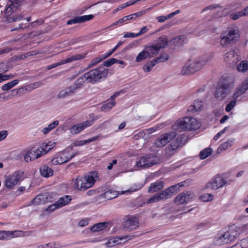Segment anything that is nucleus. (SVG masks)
Returning <instances> with one entry per match:
<instances>
[{
    "mask_svg": "<svg viewBox=\"0 0 248 248\" xmlns=\"http://www.w3.org/2000/svg\"><path fill=\"white\" fill-rule=\"evenodd\" d=\"M170 18V17H169V15L166 16H162L156 17V19L159 22H163Z\"/></svg>",
    "mask_w": 248,
    "mask_h": 248,
    "instance_id": "0e129e2a",
    "label": "nucleus"
},
{
    "mask_svg": "<svg viewBox=\"0 0 248 248\" xmlns=\"http://www.w3.org/2000/svg\"><path fill=\"white\" fill-rule=\"evenodd\" d=\"M200 123L193 117H186L177 120L173 125V129L178 131L195 130L200 127Z\"/></svg>",
    "mask_w": 248,
    "mask_h": 248,
    "instance_id": "423d86ee",
    "label": "nucleus"
},
{
    "mask_svg": "<svg viewBox=\"0 0 248 248\" xmlns=\"http://www.w3.org/2000/svg\"><path fill=\"white\" fill-rule=\"evenodd\" d=\"M208 226V223L206 221H203L197 224L194 228L195 230H200Z\"/></svg>",
    "mask_w": 248,
    "mask_h": 248,
    "instance_id": "680f3d73",
    "label": "nucleus"
},
{
    "mask_svg": "<svg viewBox=\"0 0 248 248\" xmlns=\"http://www.w3.org/2000/svg\"><path fill=\"white\" fill-rule=\"evenodd\" d=\"M141 15H142L141 12H138L136 13L130 14L127 16H124L123 18L119 19L118 20L114 22L112 25L116 26V25H120L124 22H127L128 20H132V19H135L138 17L140 16Z\"/></svg>",
    "mask_w": 248,
    "mask_h": 248,
    "instance_id": "5701e85b",
    "label": "nucleus"
},
{
    "mask_svg": "<svg viewBox=\"0 0 248 248\" xmlns=\"http://www.w3.org/2000/svg\"><path fill=\"white\" fill-rule=\"evenodd\" d=\"M14 76L12 75H3L2 74L0 73V83L11 79L13 78Z\"/></svg>",
    "mask_w": 248,
    "mask_h": 248,
    "instance_id": "13d9d810",
    "label": "nucleus"
},
{
    "mask_svg": "<svg viewBox=\"0 0 248 248\" xmlns=\"http://www.w3.org/2000/svg\"><path fill=\"white\" fill-rule=\"evenodd\" d=\"M98 179V173L96 171H91L83 176H78L72 181L75 189L79 191H85L92 187Z\"/></svg>",
    "mask_w": 248,
    "mask_h": 248,
    "instance_id": "f03ea898",
    "label": "nucleus"
},
{
    "mask_svg": "<svg viewBox=\"0 0 248 248\" xmlns=\"http://www.w3.org/2000/svg\"><path fill=\"white\" fill-rule=\"evenodd\" d=\"M234 142V140L232 139H229L227 141L222 143L217 149V152L219 153L220 152L226 150L229 147H231Z\"/></svg>",
    "mask_w": 248,
    "mask_h": 248,
    "instance_id": "72a5a7b5",
    "label": "nucleus"
},
{
    "mask_svg": "<svg viewBox=\"0 0 248 248\" xmlns=\"http://www.w3.org/2000/svg\"><path fill=\"white\" fill-rule=\"evenodd\" d=\"M236 101L235 100H233L230 102L229 104H228L225 108V110L227 112H230L232 110L233 108L236 105Z\"/></svg>",
    "mask_w": 248,
    "mask_h": 248,
    "instance_id": "6e6d98bb",
    "label": "nucleus"
},
{
    "mask_svg": "<svg viewBox=\"0 0 248 248\" xmlns=\"http://www.w3.org/2000/svg\"><path fill=\"white\" fill-rule=\"evenodd\" d=\"M240 232L239 227H232L225 233L216 236L214 239L215 243L217 245L229 243L238 236Z\"/></svg>",
    "mask_w": 248,
    "mask_h": 248,
    "instance_id": "0eeeda50",
    "label": "nucleus"
},
{
    "mask_svg": "<svg viewBox=\"0 0 248 248\" xmlns=\"http://www.w3.org/2000/svg\"><path fill=\"white\" fill-rule=\"evenodd\" d=\"M121 92H117L114 93L113 95L111 96V100L108 102H107L105 104H104L101 108V109L102 111L104 112H107L110 110L112 107L115 105V101L114 99L118 96L120 93Z\"/></svg>",
    "mask_w": 248,
    "mask_h": 248,
    "instance_id": "b1692460",
    "label": "nucleus"
},
{
    "mask_svg": "<svg viewBox=\"0 0 248 248\" xmlns=\"http://www.w3.org/2000/svg\"><path fill=\"white\" fill-rule=\"evenodd\" d=\"M85 54H78L72 55L65 59L62 60L59 62L49 65L47 66V69L50 70L53 68H55L58 66L63 65L67 63L71 62L76 61L79 60L85 57Z\"/></svg>",
    "mask_w": 248,
    "mask_h": 248,
    "instance_id": "a211bd4d",
    "label": "nucleus"
},
{
    "mask_svg": "<svg viewBox=\"0 0 248 248\" xmlns=\"http://www.w3.org/2000/svg\"><path fill=\"white\" fill-rule=\"evenodd\" d=\"M142 185L141 184H139L137 185H134L132 186L129 189L125 191H121V194L127 193L128 192H132L134 191H136L139 189H140L142 187Z\"/></svg>",
    "mask_w": 248,
    "mask_h": 248,
    "instance_id": "49530a36",
    "label": "nucleus"
},
{
    "mask_svg": "<svg viewBox=\"0 0 248 248\" xmlns=\"http://www.w3.org/2000/svg\"><path fill=\"white\" fill-rule=\"evenodd\" d=\"M77 154V153L72 152L71 149H67L55 155L51 159V162L53 165L62 164L68 162Z\"/></svg>",
    "mask_w": 248,
    "mask_h": 248,
    "instance_id": "9d476101",
    "label": "nucleus"
},
{
    "mask_svg": "<svg viewBox=\"0 0 248 248\" xmlns=\"http://www.w3.org/2000/svg\"><path fill=\"white\" fill-rule=\"evenodd\" d=\"M186 40V37L184 35L180 36L173 40L174 43H177L176 46H181L183 45Z\"/></svg>",
    "mask_w": 248,
    "mask_h": 248,
    "instance_id": "de8ad7c7",
    "label": "nucleus"
},
{
    "mask_svg": "<svg viewBox=\"0 0 248 248\" xmlns=\"http://www.w3.org/2000/svg\"><path fill=\"white\" fill-rule=\"evenodd\" d=\"M206 62L203 58L189 60L183 67L182 73L184 75L193 74L201 69Z\"/></svg>",
    "mask_w": 248,
    "mask_h": 248,
    "instance_id": "6e6552de",
    "label": "nucleus"
},
{
    "mask_svg": "<svg viewBox=\"0 0 248 248\" xmlns=\"http://www.w3.org/2000/svg\"><path fill=\"white\" fill-rule=\"evenodd\" d=\"M99 137V136L98 135V136H96L92 137L91 138L87 139V140H77L74 142V145L75 146H83L86 144L89 143L91 142H93V141L97 140L98 139Z\"/></svg>",
    "mask_w": 248,
    "mask_h": 248,
    "instance_id": "473e14b6",
    "label": "nucleus"
},
{
    "mask_svg": "<svg viewBox=\"0 0 248 248\" xmlns=\"http://www.w3.org/2000/svg\"><path fill=\"white\" fill-rule=\"evenodd\" d=\"M213 151L210 148H206L201 151L199 156L201 159H204L211 155Z\"/></svg>",
    "mask_w": 248,
    "mask_h": 248,
    "instance_id": "a19ab883",
    "label": "nucleus"
},
{
    "mask_svg": "<svg viewBox=\"0 0 248 248\" xmlns=\"http://www.w3.org/2000/svg\"><path fill=\"white\" fill-rule=\"evenodd\" d=\"M238 89L242 91V93H245L248 90V79L245 80Z\"/></svg>",
    "mask_w": 248,
    "mask_h": 248,
    "instance_id": "864d4df0",
    "label": "nucleus"
},
{
    "mask_svg": "<svg viewBox=\"0 0 248 248\" xmlns=\"http://www.w3.org/2000/svg\"><path fill=\"white\" fill-rule=\"evenodd\" d=\"M121 192L117 191L113 189H109L105 191L103 194L100 195V197L107 200H110L122 195Z\"/></svg>",
    "mask_w": 248,
    "mask_h": 248,
    "instance_id": "bb28decb",
    "label": "nucleus"
},
{
    "mask_svg": "<svg viewBox=\"0 0 248 248\" xmlns=\"http://www.w3.org/2000/svg\"><path fill=\"white\" fill-rule=\"evenodd\" d=\"M59 122L58 121L55 120L50 124L47 127L43 128L41 130V131L44 133V134L46 135L50 131L54 129L59 124Z\"/></svg>",
    "mask_w": 248,
    "mask_h": 248,
    "instance_id": "c9c22d12",
    "label": "nucleus"
},
{
    "mask_svg": "<svg viewBox=\"0 0 248 248\" xmlns=\"http://www.w3.org/2000/svg\"><path fill=\"white\" fill-rule=\"evenodd\" d=\"M132 235H124L122 237H116L109 239L106 243L108 247L111 248L118 244L124 243L132 238Z\"/></svg>",
    "mask_w": 248,
    "mask_h": 248,
    "instance_id": "aec40b11",
    "label": "nucleus"
},
{
    "mask_svg": "<svg viewBox=\"0 0 248 248\" xmlns=\"http://www.w3.org/2000/svg\"><path fill=\"white\" fill-rule=\"evenodd\" d=\"M32 203L35 205L45 203L43 194L37 195L32 201Z\"/></svg>",
    "mask_w": 248,
    "mask_h": 248,
    "instance_id": "c03bdc74",
    "label": "nucleus"
},
{
    "mask_svg": "<svg viewBox=\"0 0 248 248\" xmlns=\"http://www.w3.org/2000/svg\"><path fill=\"white\" fill-rule=\"evenodd\" d=\"M108 225V222H100L93 225L91 228V230L93 232L100 231L106 228Z\"/></svg>",
    "mask_w": 248,
    "mask_h": 248,
    "instance_id": "f704fd0d",
    "label": "nucleus"
},
{
    "mask_svg": "<svg viewBox=\"0 0 248 248\" xmlns=\"http://www.w3.org/2000/svg\"><path fill=\"white\" fill-rule=\"evenodd\" d=\"M174 132L165 133L159 136L154 142V145L157 148L165 146L168 142L172 140L176 137Z\"/></svg>",
    "mask_w": 248,
    "mask_h": 248,
    "instance_id": "4468645a",
    "label": "nucleus"
},
{
    "mask_svg": "<svg viewBox=\"0 0 248 248\" xmlns=\"http://www.w3.org/2000/svg\"><path fill=\"white\" fill-rule=\"evenodd\" d=\"M23 172L20 170L16 171L13 173L5 177V185L9 189H12L22 180Z\"/></svg>",
    "mask_w": 248,
    "mask_h": 248,
    "instance_id": "9b49d317",
    "label": "nucleus"
},
{
    "mask_svg": "<svg viewBox=\"0 0 248 248\" xmlns=\"http://www.w3.org/2000/svg\"><path fill=\"white\" fill-rule=\"evenodd\" d=\"M108 74V69L104 66H100L90 70L81 76L78 79V82L80 81L82 83V82L86 81L93 84L104 80L107 77Z\"/></svg>",
    "mask_w": 248,
    "mask_h": 248,
    "instance_id": "7ed1b4c3",
    "label": "nucleus"
},
{
    "mask_svg": "<svg viewBox=\"0 0 248 248\" xmlns=\"http://www.w3.org/2000/svg\"><path fill=\"white\" fill-rule=\"evenodd\" d=\"M156 64V63L154 61V60H152L147 62H146L143 67V70L145 72H150Z\"/></svg>",
    "mask_w": 248,
    "mask_h": 248,
    "instance_id": "ea45409f",
    "label": "nucleus"
},
{
    "mask_svg": "<svg viewBox=\"0 0 248 248\" xmlns=\"http://www.w3.org/2000/svg\"><path fill=\"white\" fill-rule=\"evenodd\" d=\"M139 224V221L137 217L133 216H128L126 217L123 225L125 229L130 231L136 230L138 227Z\"/></svg>",
    "mask_w": 248,
    "mask_h": 248,
    "instance_id": "6ab92c4d",
    "label": "nucleus"
},
{
    "mask_svg": "<svg viewBox=\"0 0 248 248\" xmlns=\"http://www.w3.org/2000/svg\"><path fill=\"white\" fill-rule=\"evenodd\" d=\"M56 143L52 141H49L47 143H44L42 144V147H40L41 149V151H42L44 155H45L50 150L53 149Z\"/></svg>",
    "mask_w": 248,
    "mask_h": 248,
    "instance_id": "7c9ffc66",
    "label": "nucleus"
},
{
    "mask_svg": "<svg viewBox=\"0 0 248 248\" xmlns=\"http://www.w3.org/2000/svg\"><path fill=\"white\" fill-rule=\"evenodd\" d=\"M179 146V143L177 141L174 140L171 143L170 146L169 147V151L171 153L172 151L176 150Z\"/></svg>",
    "mask_w": 248,
    "mask_h": 248,
    "instance_id": "5fc2aeb1",
    "label": "nucleus"
},
{
    "mask_svg": "<svg viewBox=\"0 0 248 248\" xmlns=\"http://www.w3.org/2000/svg\"><path fill=\"white\" fill-rule=\"evenodd\" d=\"M41 175L44 177H49L53 174V170L46 165H44L40 168Z\"/></svg>",
    "mask_w": 248,
    "mask_h": 248,
    "instance_id": "c85d7f7f",
    "label": "nucleus"
},
{
    "mask_svg": "<svg viewBox=\"0 0 248 248\" xmlns=\"http://www.w3.org/2000/svg\"><path fill=\"white\" fill-rule=\"evenodd\" d=\"M222 80L218 84L215 93L216 97L221 100L226 97L233 88L234 83V78L232 76L223 77Z\"/></svg>",
    "mask_w": 248,
    "mask_h": 248,
    "instance_id": "39448f33",
    "label": "nucleus"
},
{
    "mask_svg": "<svg viewBox=\"0 0 248 248\" xmlns=\"http://www.w3.org/2000/svg\"><path fill=\"white\" fill-rule=\"evenodd\" d=\"M242 16H244V15L242 10L235 13L232 14L230 15L231 18L233 20H236Z\"/></svg>",
    "mask_w": 248,
    "mask_h": 248,
    "instance_id": "bf43d9fd",
    "label": "nucleus"
},
{
    "mask_svg": "<svg viewBox=\"0 0 248 248\" xmlns=\"http://www.w3.org/2000/svg\"><path fill=\"white\" fill-rule=\"evenodd\" d=\"M213 199V195L212 194L206 193L201 196V200L203 202H210Z\"/></svg>",
    "mask_w": 248,
    "mask_h": 248,
    "instance_id": "603ef678",
    "label": "nucleus"
},
{
    "mask_svg": "<svg viewBox=\"0 0 248 248\" xmlns=\"http://www.w3.org/2000/svg\"><path fill=\"white\" fill-rule=\"evenodd\" d=\"M164 187V183L162 181H156L155 182L151 184L148 188V192L155 193Z\"/></svg>",
    "mask_w": 248,
    "mask_h": 248,
    "instance_id": "cd10ccee",
    "label": "nucleus"
},
{
    "mask_svg": "<svg viewBox=\"0 0 248 248\" xmlns=\"http://www.w3.org/2000/svg\"><path fill=\"white\" fill-rule=\"evenodd\" d=\"M19 82V80L18 79H15L13 81L9 82L6 84H4L1 87V89L3 91H8L16 85Z\"/></svg>",
    "mask_w": 248,
    "mask_h": 248,
    "instance_id": "58836bf2",
    "label": "nucleus"
},
{
    "mask_svg": "<svg viewBox=\"0 0 248 248\" xmlns=\"http://www.w3.org/2000/svg\"><path fill=\"white\" fill-rule=\"evenodd\" d=\"M45 203L52 202L54 198L55 194L51 192H47L43 194Z\"/></svg>",
    "mask_w": 248,
    "mask_h": 248,
    "instance_id": "37998d69",
    "label": "nucleus"
},
{
    "mask_svg": "<svg viewBox=\"0 0 248 248\" xmlns=\"http://www.w3.org/2000/svg\"><path fill=\"white\" fill-rule=\"evenodd\" d=\"M169 59V55L166 53L161 54L157 58L154 59V61L157 63L166 62Z\"/></svg>",
    "mask_w": 248,
    "mask_h": 248,
    "instance_id": "a18cd8bd",
    "label": "nucleus"
},
{
    "mask_svg": "<svg viewBox=\"0 0 248 248\" xmlns=\"http://www.w3.org/2000/svg\"><path fill=\"white\" fill-rule=\"evenodd\" d=\"M89 223L88 220L87 219H84L80 220L78 223V226L81 227L87 226Z\"/></svg>",
    "mask_w": 248,
    "mask_h": 248,
    "instance_id": "69168bd1",
    "label": "nucleus"
},
{
    "mask_svg": "<svg viewBox=\"0 0 248 248\" xmlns=\"http://www.w3.org/2000/svg\"><path fill=\"white\" fill-rule=\"evenodd\" d=\"M4 17L5 21L7 23L18 22L23 19L24 17L21 14H15L13 8L9 5L5 9Z\"/></svg>",
    "mask_w": 248,
    "mask_h": 248,
    "instance_id": "ddd939ff",
    "label": "nucleus"
},
{
    "mask_svg": "<svg viewBox=\"0 0 248 248\" xmlns=\"http://www.w3.org/2000/svg\"><path fill=\"white\" fill-rule=\"evenodd\" d=\"M239 36V31L237 27L229 28L227 30L221 33L220 45L223 47H227L232 46L237 41Z\"/></svg>",
    "mask_w": 248,
    "mask_h": 248,
    "instance_id": "20e7f679",
    "label": "nucleus"
},
{
    "mask_svg": "<svg viewBox=\"0 0 248 248\" xmlns=\"http://www.w3.org/2000/svg\"><path fill=\"white\" fill-rule=\"evenodd\" d=\"M190 194L183 192L179 194L175 199V202L177 204H185L190 202Z\"/></svg>",
    "mask_w": 248,
    "mask_h": 248,
    "instance_id": "a878e982",
    "label": "nucleus"
},
{
    "mask_svg": "<svg viewBox=\"0 0 248 248\" xmlns=\"http://www.w3.org/2000/svg\"><path fill=\"white\" fill-rule=\"evenodd\" d=\"M93 123V120H88L82 123L74 125L70 128L71 132L74 134H77L86 128L92 125Z\"/></svg>",
    "mask_w": 248,
    "mask_h": 248,
    "instance_id": "412c9836",
    "label": "nucleus"
},
{
    "mask_svg": "<svg viewBox=\"0 0 248 248\" xmlns=\"http://www.w3.org/2000/svg\"><path fill=\"white\" fill-rule=\"evenodd\" d=\"M58 247L55 243H49L46 244H40L37 247V248H57Z\"/></svg>",
    "mask_w": 248,
    "mask_h": 248,
    "instance_id": "8fccbe9b",
    "label": "nucleus"
},
{
    "mask_svg": "<svg viewBox=\"0 0 248 248\" xmlns=\"http://www.w3.org/2000/svg\"><path fill=\"white\" fill-rule=\"evenodd\" d=\"M8 135V132L6 130H2L0 131V141L4 140Z\"/></svg>",
    "mask_w": 248,
    "mask_h": 248,
    "instance_id": "e2e57ef3",
    "label": "nucleus"
},
{
    "mask_svg": "<svg viewBox=\"0 0 248 248\" xmlns=\"http://www.w3.org/2000/svg\"><path fill=\"white\" fill-rule=\"evenodd\" d=\"M223 60L228 64L235 65L240 60L239 50L236 48H232L224 54Z\"/></svg>",
    "mask_w": 248,
    "mask_h": 248,
    "instance_id": "f8f14e48",
    "label": "nucleus"
},
{
    "mask_svg": "<svg viewBox=\"0 0 248 248\" xmlns=\"http://www.w3.org/2000/svg\"><path fill=\"white\" fill-rule=\"evenodd\" d=\"M72 200L71 196L66 195L62 196L56 202L60 208L68 204Z\"/></svg>",
    "mask_w": 248,
    "mask_h": 248,
    "instance_id": "2f4dec72",
    "label": "nucleus"
},
{
    "mask_svg": "<svg viewBox=\"0 0 248 248\" xmlns=\"http://www.w3.org/2000/svg\"><path fill=\"white\" fill-rule=\"evenodd\" d=\"M162 200V197L161 196L160 193H157L153 195L150 198L148 199L145 202L147 204H150L155 202H158Z\"/></svg>",
    "mask_w": 248,
    "mask_h": 248,
    "instance_id": "e433bc0d",
    "label": "nucleus"
},
{
    "mask_svg": "<svg viewBox=\"0 0 248 248\" xmlns=\"http://www.w3.org/2000/svg\"><path fill=\"white\" fill-rule=\"evenodd\" d=\"M237 69L239 72H245L248 69V62L246 60L241 61L237 65Z\"/></svg>",
    "mask_w": 248,
    "mask_h": 248,
    "instance_id": "79ce46f5",
    "label": "nucleus"
},
{
    "mask_svg": "<svg viewBox=\"0 0 248 248\" xmlns=\"http://www.w3.org/2000/svg\"><path fill=\"white\" fill-rule=\"evenodd\" d=\"M41 150L40 148L37 149L32 148L28 150L24 156L25 161L27 162H31L43 155L44 154Z\"/></svg>",
    "mask_w": 248,
    "mask_h": 248,
    "instance_id": "dca6fc26",
    "label": "nucleus"
},
{
    "mask_svg": "<svg viewBox=\"0 0 248 248\" xmlns=\"http://www.w3.org/2000/svg\"><path fill=\"white\" fill-rule=\"evenodd\" d=\"M202 108V101L196 100L192 105L188 107L187 111L191 112H195L201 110Z\"/></svg>",
    "mask_w": 248,
    "mask_h": 248,
    "instance_id": "c756f323",
    "label": "nucleus"
},
{
    "mask_svg": "<svg viewBox=\"0 0 248 248\" xmlns=\"http://www.w3.org/2000/svg\"><path fill=\"white\" fill-rule=\"evenodd\" d=\"M93 16L92 15L87 16H76L72 19L69 20L67 22L68 25H72L73 24L82 23L86 21L91 20L93 18Z\"/></svg>",
    "mask_w": 248,
    "mask_h": 248,
    "instance_id": "393cba45",
    "label": "nucleus"
},
{
    "mask_svg": "<svg viewBox=\"0 0 248 248\" xmlns=\"http://www.w3.org/2000/svg\"><path fill=\"white\" fill-rule=\"evenodd\" d=\"M11 3L9 5H11V7L13 8H17L19 6L21 3L20 0H9Z\"/></svg>",
    "mask_w": 248,
    "mask_h": 248,
    "instance_id": "052dcab7",
    "label": "nucleus"
},
{
    "mask_svg": "<svg viewBox=\"0 0 248 248\" xmlns=\"http://www.w3.org/2000/svg\"><path fill=\"white\" fill-rule=\"evenodd\" d=\"M81 85L82 83L80 81L78 82V79L74 85L60 91L57 94V97L61 99L73 95Z\"/></svg>",
    "mask_w": 248,
    "mask_h": 248,
    "instance_id": "2eb2a0df",
    "label": "nucleus"
},
{
    "mask_svg": "<svg viewBox=\"0 0 248 248\" xmlns=\"http://www.w3.org/2000/svg\"><path fill=\"white\" fill-rule=\"evenodd\" d=\"M118 61V60L112 58H110L103 62V65L102 66H106V67H109L112 64H114L115 63L117 62Z\"/></svg>",
    "mask_w": 248,
    "mask_h": 248,
    "instance_id": "09e8293b",
    "label": "nucleus"
},
{
    "mask_svg": "<svg viewBox=\"0 0 248 248\" xmlns=\"http://www.w3.org/2000/svg\"><path fill=\"white\" fill-rule=\"evenodd\" d=\"M181 184L182 183L171 186L160 192L162 200L168 199L172 197L174 192L176 191L180 186H183Z\"/></svg>",
    "mask_w": 248,
    "mask_h": 248,
    "instance_id": "4be33fe9",
    "label": "nucleus"
},
{
    "mask_svg": "<svg viewBox=\"0 0 248 248\" xmlns=\"http://www.w3.org/2000/svg\"><path fill=\"white\" fill-rule=\"evenodd\" d=\"M168 44V40L163 37H160L158 40L146 46L144 49L140 52L136 58V61L139 62L147 58H153L158 54L161 49Z\"/></svg>",
    "mask_w": 248,
    "mask_h": 248,
    "instance_id": "f257e3e1",
    "label": "nucleus"
},
{
    "mask_svg": "<svg viewBox=\"0 0 248 248\" xmlns=\"http://www.w3.org/2000/svg\"><path fill=\"white\" fill-rule=\"evenodd\" d=\"M103 60L104 59H103V57L101 55L95 58L94 59H93L90 62L89 66L90 67L94 66L95 65L97 64Z\"/></svg>",
    "mask_w": 248,
    "mask_h": 248,
    "instance_id": "3c124183",
    "label": "nucleus"
},
{
    "mask_svg": "<svg viewBox=\"0 0 248 248\" xmlns=\"http://www.w3.org/2000/svg\"><path fill=\"white\" fill-rule=\"evenodd\" d=\"M244 93H242V91H241L239 89H237V91H236V92L233 93V98L234 99V100H236V99L239 97L240 95H241L242 94H243Z\"/></svg>",
    "mask_w": 248,
    "mask_h": 248,
    "instance_id": "338daca9",
    "label": "nucleus"
},
{
    "mask_svg": "<svg viewBox=\"0 0 248 248\" xmlns=\"http://www.w3.org/2000/svg\"><path fill=\"white\" fill-rule=\"evenodd\" d=\"M60 207L58 206L57 202L49 205L46 209V211L50 213L53 212L56 209H59Z\"/></svg>",
    "mask_w": 248,
    "mask_h": 248,
    "instance_id": "4d7b16f0",
    "label": "nucleus"
},
{
    "mask_svg": "<svg viewBox=\"0 0 248 248\" xmlns=\"http://www.w3.org/2000/svg\"><path fill=\"white\" fill-rule=\"evenodd\" d=\"M13 237V232L11 231H0V240H8Z\"/></svg>",
    "mask_w": 248,
    "mask_h": 248,
    "instance_id": "4c0bfd02",
    "label": "nucleus"
},
{
    "mask_svg": "<svg viewBox=\"0 0 248 248\" xmlns=\"http://www.w3.org/2000/svg\"><path fill=\"white\" fill-rule=\"evenodd\" d=\"M42 82L41 81H37L35 82L32 84L31 85V87L32 89H35L36 88H37L38 87L41 86L42 85Z\"/></svg>",
    "mask_w": 248,
    "mask_h": 248,
    "instance_id": "774afa93",
    "label": "nucleus"
},
{
    "mask_svg": "<svg viewBox=\"0 0 248 248\" xmlns=\"http://www.w3.org/2000/svg\"><path fill=\"white\" fill-rule=\"evenodd\" d=\"M159 162L158 157L154 154L147 155L143 156L140 159L137 160L136 162V166L137 168L145 169Z\"/></svg>",
    "mask_w": 248,
    "mask_h": 248,
    "instance_id": "1a4fd4ad",
    "label": "nucleus"
},
{
    "mask_svg": "<svg viewBox=\"0 0 248 248\" xmlns=\"http://www.w3.org/2000/svg\"><path fill=\"white\" fill-rule=\"evenodd\" d=\"M226 183L221 176H216L207 184L206 187L210 189H217L222 187Z\"/></svg>",
    "mask_w": 248,
    "mask_h": 248,
    "instance_id": "f3484780",
    "label": "nucleus"
}]
</instances>
